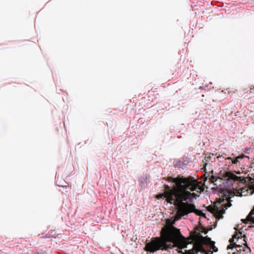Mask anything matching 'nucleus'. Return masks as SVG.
<instances>
[{
	"mask_svg": "<svg viewBox=\"0 0 254 254\" xmlns=\"http://www.w3.org/2000/svg\"><path fill=\"white\" fill-rule=\"evenodd\" d=\"M213 251L214 252H216L218 251V249L214 246L213 247Z\"/></svg>",
	"mask_w": 254,
	"mask_h": 254,
	"instance_id": "obj_11",
	"label": "nucleus"
},
{
	"mask_svg": "<svg viewBox=\"0 0 254 254\" xmlns=\"http://www.w3.org/2000/svg\"><path fill=\"white\" fill-rule=\"evenodd\" d=\"M245 157L249 158L247 156H245L244 155H242L238 156L234 160H232V159L231 157H228L227 158V159L232 160V164L237 165L238 164H240L239 159H242Z\"/></svg>",
	"mask_w": 254,
	"mask_h": 254,
	"instance_id": "obj_5",
	"label": "nucleus"
},
{
	"mask_svg": "<svg viewBox=\"0 0 254 254\" xmlns=\"http://www.w3.org/2000/svg\"><path fill=\"white\" fill-rule=\"evenodd\" d=\"M244 249H245V248L244 247H243L242 246H241L239 244H235V247H234V249H235V250L236 251H238L239 252H241L242 253V251H245V250Z\"/></svg>",
	"mask_w": 254,
	"mask_h": 254,
	"instance_id": "obj_7",
	"label": "nucleus"
},
{
	"mask_svg": "<svg viewBox=\"0 0 254 254\" xmlns=\"http://www.w3.org/2000/svg\"><path fill=\"white\" fill-rule=\"evenodd\" d=\"M251 150V148L249 147H246L244 150V152L247 154H250Z\"/></svg>",
	"mask_w": 254,
	"mask_h": 254,
	"instance_id": "obj_10",
	"label": "nucleus"
},
{
	"mask_svg": "<svg viewBox=\"0 0 254 254\" xmlns=\"http://www.w3.org/2000/svg\"><path fill=\"white\" fill-rule=\"evenodd\" d=\"M238 234H236L234 235L233 238L229 240V242L230 244L228 246L227 250L231 249L232 250H234V247H235V244H237L238 243Z\"/></svg>",
	"mask_w": 254,
	"mask_h": 254,
	"instance_id": "obj_4",
	"label": "nucleus"
},
{
	"mask_svg": "<svg viewBox=\"0 0 254 254\" xmlns=\"http://www.w3.org/2000/svg\"><path fill=\"white\" fill-rule=\"evenodd\" d=\"M168 180L174 184L175 186L171 188L165 185V191L161 194V198H165L168 202L175 206L176 215L168 221L171 226V230L174 232H170L161 240H153L147 243L145 250L150 253L159 250L169 251L176 247L177 238L182 235L180 230L173 225L182 216L187 215L195 209V206L191 202L194 198L199 195L191 191H196L200 193V183L193 178H185L178 175L176 178L169 177Z\"/></svg>",
	"mask_w": 254,
	"mask_h": 254,
	"instance_id": "obj_1",
	"label": "nucleus"
},
{
	"mask_svg": "<svg viewBox=\"0 0 254 254\" xmlns=\"http://www.w3.org/2000/svg\"><path fill=\"white\" fill-rule=\"evenodd\" d=\"M242 237H243L244 238H246V236H245V235H244ZM243 241H244L245 243H246V240H245V239H243Z\"/></svg>",
	"mask_w": 254,
	"mask_h": 254,
	"instance_id": "obj_14",
	"label": "nucleus"
},
{
	"mask_svg": "<svg viewBox=\"0 0 254 254\" xmlns=\"http://www.w3.org/2000/svg\"><path fill=\"white\" fill-rule=\"evenodd\" d=\"M219 178L213 175L210 176L209 180L211 183H214Z\"/></svg>",
	"mask_w": 254,
	"mask_h": 254,
	"instance_id": "obj_9",
	"label": "nucleus"
},
{
	"mask_svg": "<svg viewBox=\"0 0 254 254\" xmlns=\"http://www.w3.org/2000/svg\"><path fill=\"white\" fill-rule=\"evenodd\" d=\"M209 211L215 215L216 217L220 219L223 217L222 215L225 212V209L220 204L219 206L214 205L211 207V208L209 209Z\"/></svg>",
	"mask_w": 254,
	"mask_h": 254,
	"instance_id": "obj_2",
	"label": "nucleus"
},
{
	"mask_svg": "<svg viewBox=\"0 0 254 254\" xmlns=\"http://www.w3.org/2000/svg\"><path fill=\"white\" fill-rule=\"evenodd\" d=\"M247 220L254 224V207L247 217Z\"/></svg>",
	"mask_w": 254,
	"mask_h": 254,
	"instance_id": "obj_6",
	"label": "nucleus"
},
{
	"mask_svg": "<svg viewBox=\"0 0 254 254\" xmlns=\"http://www.w3.org/2000/svg\"><path fill=\"white\" fill-rule=\"evenodd\" d=\"M250 227H254V225H252V226H250Z\"/></svg>",
	"mask_w": 254,
	"mask_h": 254,
	"instance_id": "obj_17",
	"label": "nucleus"
},
{
	"mask_svg": "<svg viewBox=\"0 0 254 254\" xmlns=\"http://www.w3.org/2000/svg\"><path fill=\"white\" fill-rule=\"evenodd\" d=\"M211 159V157L209 155L208 156H206L204 159L202 160V163L204 167H206V166L207 164V163L209 162Z\"/></svg>",
	"mask_w": 254,
	"mask_h": 254,
	"instance_id": "obj_8",
	"label": "nucleus"
},
{
	"mask_svg": "<svg viewBox=\"0 0 254 254\" xmlns=\"http://www.w3.org/2000/svg\"><path fill=\"white\" fill-rule=\"evenodd\" d=\"M217 158L218 159H219L220 161H221V160L220 159H222V158H223V157H222V156H218L217 157Z\"/></svg>",
	"mask_w": 254,
	"mask_h": 254,
	"instance_id": "obj_13",
	"label": "nucleus"
},
{
	"mask_svg": "<svg viewBox=\"0 0 254 254\" xmlns=\"http://www.w3.org/2000/svg\"><path fill=\"white\" fill-rule=\"evenodd\" d=\"M232 254H242L241 252H238V251H235V252H233L232 253Z\"/></svg>",
	"mask_w": 254,
	"mask_h": 254,
	"instance_id": "obj_12",
	"label": "nucleus"
},
{
	"mask_svg": "<svg viewBox=\"0 0 254 254\" xmlns=\"http://www.w3.org/2000/svg\"><path fill=\"white\" fill-rule=\"evenodd\" d=\"M142 184H143V182H141V185L142 187Z\"/></svg>",
	"mask_w": 254,
	"mask_h": 254,
	"instance_id": "obj_16",
	"label": "nucleus"
},
{
	"mask_svg": "<svg viewBox=\"0 0 254 254\" xmlns=\"http://www.w3.org/2000/svg\"><path fill=\"white\" fill-rule=\"evenodd\" d=\"M199 252L204 254H212L211 251L207 252L202 246H194L192 249L186 251L188 254H197Z\"/></svg>",
	"mask_w": 254,
	"mask_h": 254,
	"instance_id": "obj_3",
	"label": "nucleus"
},
{
	"mask_svg": "<svg viewBox=\"0 0 254 254\" xmlns=\"http://www.w3.org/2000/svg\"><path fill=\"white\" fill-rule=\"evenodd\" d=\"M237 174H240V172H237Z\"/></svg>",
	"mask_w": 254,
	"mask_h": 254,
	"instance_id": "obj_15",
	"label": "nucleus"
},
{
	"mask_svg": "<svg viewBox=\"0 0 254 254\" xmlns=\"http://www.w3.org/2000/svg\"><path fill=\"white\" fill-rule=\"evenodd\" d=\"M247 248L250 250V248L248 247H247Z\"/></svg>",
	"mask_w": 254,
	"mask_h": 254,
	"instance_id": "obj_18",
	"label": "nucleus"
}]
</instances>
